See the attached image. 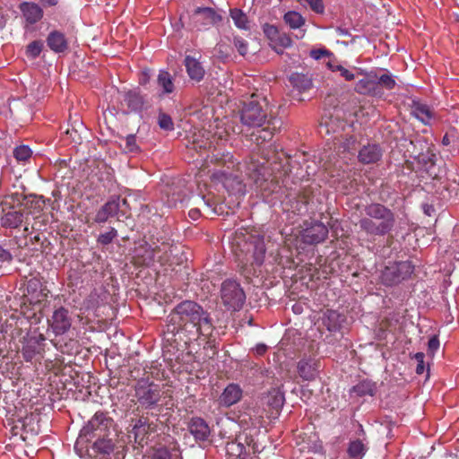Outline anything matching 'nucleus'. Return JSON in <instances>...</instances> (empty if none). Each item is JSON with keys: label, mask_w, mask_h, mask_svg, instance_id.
Masks as SVG:
<instances>
[{"label": "nucleus", "mask_w": 459, "mask_h": 459, "mask_svg": "<svg viewBox=\"0 0 459 459\" xmlns=\"http://www.w3.org/2000/svg\"><path fill=\"white\" fill-rule=\"evenodd\" d=\"M146 101L144 97L137 90H130L124 93L123 101L121 106L126 107V109L123 110L124 114H142L146 108Z\"/></svg>", "instance_id": "15"}, {"label": "nucleus", "mask_w": 459, "mask_h": 459, "mask_svg": "<svg viewBox=\"0 0 459 459\" xmlns=\"http://www.w3.org/2000/svg\"><path fill=\"white\" fill-rule=\"evenodd\" d=\"M113 420L108 416V413L98 411L84 424L79 432V436L74 444V449H77L79 444L88 443L93 438L108 436V432L111 428Z\"/></svg>", "instance_id": "4"}, {"label": "nucleus", "mask_w": 459, "mask_h": 459, "mask_svg": "<svg viewBox=\"0 0 459 459\" xmlns=\"http://www.w3.org/2000/svg\"><path fill=\"white\" fill-rule=\"evenodd\" d=\"M377 389L376 382L369 379H363L352 386L351 393H354L359 397L366 395L374 396L377 393Z\"/></svg>", "instance_id": "29"}, {"label": "nucleus", "mask_w": 459, "mask_h": 459, "mask_svg": "<svg viewBox=\"0 0 459 459\" xmlns=\"http://www.w3.org/2000/svg\"><path fill=\"white\" fill-rule=\"evenodd\" d=\"M184 65L191 81L200 82L204 78L205 69L199 59L187 55L185 56Z\"/></svg>", "instance_id": "21"}, {"label": "nucleus", "mask_w": 459, "mask_h": 459, "mask_svg": "<svg viewBox=\"0 0 459 459\" xmlns=\"http://www.w3.org/2000/svg\"><path fill=\"white\" fill-rule=\"evenodd\" d=\"M411 115L425 126H430L435 118L432 108L420 100H413L411 105Z\"/></svg>", "instance_id": "18"}, {"label": "nucleus", "mask_w": 459, "mask_h": 459, "mask_svg": "<svg viewBox=\"0 0 459 459\" xmlns=\"http://www.w3.org/2000/svg\"><path fill=\"white\" fill-rule=\"evenodd\" d=\"M321 319L323 325L331 333L339 332L346 321L343 314L333 309L325 310Z\"/></svg>", "instance_id": "20"}, {"label": "nucleus", "mask_w": 459, "mask_h": 459, "mask_svg": "<svg viewBox=\"0 0 459 459\" xmlns=\"http://www.w3.org/2000/svg\"><path fill=\"white\" fill-rule=\"evenodd\" d=\"M310 56L315 60H319L322 57H329L333 56V53L326 49L325 48H317V49H312L310 51Z\"/></svg>", "instance_id": "54"}, {"label": "nucleus", "mask_w": 459, "mask_h": 459, "mask_svg": "<svg viewBox=\"0 0 459 459\" xmlns=\"http://www.w3.org/2000/svg\"><path fill=\"white\" fill-rule=\"evenodd\" d=\"M247 252V263L241 265V273L246 278L258 277L262 273V266L264 264L266 246L264 237L262 235H251L245 241Z\"/></svg>", "instance_id": "3"}, {"label": "nucleus", "mask_w": 459, "mask_h": 459, "mask_svg": "<svg viewBox=\"0 0 459 459\" xmlns=\"http://www.w3.org/2000/svg\"><path fill=\"white\" fill-rule=\"evenodd\" d=\"M273 43L275 44V47L279 46L281 48H288L292 46V39L286 33L281 34L279 32Z\"/></svg>", "instance_id": "50"}, {"label": "nucleus", "mask_w": 459, "mask_h": 459, "mask_svg": "<svg viewBox=\"0 0 459 459\" xmlns=\"http://www.w3.org/2000/svg\"><path fill=\"white\" fill-rule=\"evenodd\" d=\"M253 351H255V353L256 355L263 356L266 352V351H267V346L264 343H257L253 348Z\"/></svg>", "instance_id": "61"}, {"label": "nucleus", "mask_w": 459, "mask_h": 459, "mask_svg": "<svg viewBox=\"0 0 459 459\" xmlns=\"http://www.w3.org/2000/svg\"><path fill=\"white\" fill-rule=\"evenodd\" d=\"M439 348V339L437 335H433L428 342V353L431 356L435 354V352Z\"/></svg>", "instance_id": "58"}, {"label": "nucleus", "mask_w": 459, "mask_h": 459, "mask_svg": "<svg viewBox=\"0 0 459 459\" xmlns=\"http://www.w3.org/2000/svg\"><path fill=\"white\" fill-rule=\"evenodd\" d=\"M259 137L262 138L264 141H269L272 139L273 133L270 131L267 127L262 129L260 132Z\"/></svg>", "instance_id": "62"}, {"label": "nucleus", "mask_w": 459, "mask_h": 459, "mask_svg": "<svg viewBox=\"0 0 459 459\" xmlns=\"http://www.w3.org/2000/svg\"><path fill=\"white\" fill-rule=\"evenodd\" d=\"M309 6V8L318 14L325 13V4L323 0H304Z\"/></svg>", "instance_id": "52"}, {"label": "nucleus", "mask_w": 459, "mask_h": 459, "mask_svg": "<svg viewBox=\"0 0 459 459\" xmlns=\"http://www.w3.org/2000/svg\"><path fill=\"white\" fill-rule=\"evenodd\" d=\"M19 10L22 13V16L24 20L23 29L26 31L31 30V27L41 21L44 13L42 8L36 3L33 2H22L19 4Z\"/></svg>", "instance_id": "14"}, {"label": "nucleus", "mask_w": 459, "mask_h": 459, "mask_svg": "<svg viewBox=\"0 0 459 459\" xmlns=\"http://www.w3.org/2000/svg\"><path fill=\"white\" fill-rule=\"evenodd\" d=\"M188 214H189V217H190L192 220H195H195H197V219L200 217V215H201L200 211H199L198 209H196V208H195V209H191V210L189 211V213H188Z\"/></svg>", "instance_id": "64"}, {"label": "nucleus", "mask_w": 459, "mask_h": 459, "mask_svg": "<svg viewBox=\"0 0 459 459\" xmlns=\"http://www.w3.org/2000/svg\"><path fill=\"white\" fill-rule=\"evenodd\" d=\"M13 259V255L7 249H5L2 245H0V262L2 263H11Z\"/></svg>", "instance_id": "59"}, {"label": "nucleus", "mask_w": 459, "mask_h": 459, "mask_svg": "<svg viewBox=\"0 0 459 459\" xmlns=\"http://www.w3.org/2000/svg\"><path fill=\"white\" fill-rule=\"evenodd\" d=\"M188 430L195 441H206L211 435V429L201 417H193L187 425Z\"/></svg>", "instance_id": "17"}, {"label": "nucleus", "mask_w": 459, "mask_h": 459, "mask_svg": "<svg viewBox=\"0 0 459 459\" xmlns=\"http://www.w3.org/2000/svg\"><path fill=\"white\" fill-rule=\"evenodd\" d=\"M134 258L142 265L151 266L154 263L155 249L147 242L140 243L134 248Z\"/></svg>", "instance_id": "22"}, {"label": "nucleus", "mask_w": 459, "mask_h": 459, "mask_svg": "<svg viewBox=\"0 0 459 459\" xmlns=\"http://www.w3.org/2000/svg\"><path fill=\"white\" fill-rule=\"evenodd\" d=\"M379 85L386 90L391 91V90L394 89L396 82H395L394 77L393 75H391L389 74H384L380 75L379 77L377 76V90L378 89Z\"/></svg>", "instance_id": "43"}, {"label": "nucleus", "mask_w": 459, "mask_h": 459, "mask_svg": "<svg viewBox=\"0 0 459 459\" xmlns=\"http://www.w3.org/2000/svg\"><path fill=\"white\" fill-rule=\"evenodd\" d=\"M230 17L232 18L235 26L238 27V29H248V20L246 13H244L242 10L238 8L231 9Z\"/></svg>", "instance_id": "40"}, {"label": "nucleus", "mask_w": 459, "mask_h": 459, "mask_svg": "<svg viewBox=\"0 0 459 459\" xmlns=\"http://www.w3.org/2000/svg\"><path fill=\"white\" fill-rule=\"evenodd\" d=\"M115 442L107 436L99 437L92 445L95 459H111L110 455L115 449Z\"/></svg>", "instance_id": "19"}, {"label": "nucleus", "mask_w": 459, "mask_h": 459, "mask_svg": "<svg viewBox=\"0 0 459 459\" xmlns=\"http://www.w3.org/2000/svg\"><path fill=\"white\" fill-rule=\"evenodd\" d=\"M187 324L195 327L204 336H210L213 331L210 314L197 302L183 300L167 316L164 334L170 335L173 339Z\"/></svg>", "instance_id": "1"}, {"label": "nucleus", "mask_w": 459, "mask_h": 459, "mask_svg": "<svg viewBox=\"0 0 459 459\" xmlns=\"http://www.w3.org/2000/svg\"><path fill=\"white\" fill-rule=\"evenodd\" d=\"M195 16H202L204 24L214 25L221 22L222 17L212 7H197L194 11Z\"/></svg>", "instance_id": "31"}, {"label": "nucleus", "mask_w": 459, "mask_h": 459, "mask_svg": "<svg viewBox=\"0 0 459 459\" xmlns=\"http://www.w3.org/2000/svg\"><path fill=\"white\" fill-rule=\"evenodd\" d=\"M298 372L305 380H314L318 373L317 368L308 360L302 359L298 364Z\"/></svg>", "instance_id": "35"}, {"label": "nucleus", "mask_w": 459, "mask_h": 459, "mask_svg": "<svg viewBox=\"0 0 459 459\" xmlns=\"http://www.w3.org/2000/svg\"><path fill=\"white\" fill-rule=\"evenodd\" d=\"M31 154L32 151L28 145H20L13 150V157L19 161L28 160Z\"/></svg>", "instance_id": "44"}, {"label": "nucleus", "mask_w": 459, "mask_h": 459, "mask_svg": "<svg viewBox=\"0 0 459 459\" xmlns=\"http://www.w3.org/2000/svg\"><path fill=\"white\" fill-rule=\"evenodd\" d=\"M267 114L264 110L257 100L252 97L247 102H245L240 110V121L248 127H260L266 121Z\"/></svg>", "instance_id": "8"}, {"label": "nucleus", "mask_w": 459, "mask_h": 459, "mask_svg": "<svg viewBox=\"0 0 459 459\" xmlns=\"http://www.w3.org/2000/svg\"><path fill=\"white\" fill-rule=\"evenodd\" d=\"M48 323L55 335L58 336L66 333L70 330L73 319L67 308L59 307L53 311Z\"/></svg>", "instance_id": "13"}, {"label": "nucleus", "mask_w": 459, "mask_h": 459, "mask_svg": "<svg viewBox=\"0 0 459 459\" xmlns=\"http://www.w3.org/2000/svg\"><path fill=\"white\" fill-rule=\"evenodd\" d=\"M414 265L410 261L388 263L379 273V281L385 287L397 286L413 273Z\"/></svg>", "instance_id": "5"}, {"label": "nucleus", "mask_w": 459, "mask_h": 459, "mask_svg": "<svg viewBox=\"0 0 459 459\" xmlns=\"http://www.w3.org/2000/svg\"><path fill=\"white\" fill-rule=\"evenodd\" d=\"M211 179L215 183H221L230 194H245V186L239 177L226 169H214Z\"/></svg>", "instance_id": "11"}, {"label": "nucleus", "mask_w": 459, "mask_h": 459, "mask_svg": "<svg viewBox=\"0 0 459 459\" xmlns=\"http://www.w3.org/2000/svg\"><path fill=\"white\" fill-rule=\"evenodd\" d=\"M284 393L278 388H273L268 393L267 404L276 411H280L284 404Z\"/></svg>", "instance_id": "38"}, {"label": "nucleus", "mask_w": 459, "mask_h": 459, "mask_svg": "<svg viewBox=\"0 0 459 459\" xmlns=\"http://www.w3.org/2000/svg\"><path fill=\"white\" fill-rule=\"evenodd\" d=\"M221 299L229 310L238 311L246 302V294L238 281L227 279L221 286Z\"/></svg>", "instance_id": "7"}, {"label": "nucleus", "mask_w": 459, "mask_h": 459, "mask_svg": "<svg viewBox=\"0 0 459 459\" xmlns=\"http://www.w3.org/2000/svg\"><path fill=\"white\" fill-rule=\"evenodd\" d=\"M301 231V239L307 245H316L324 242L329 234L328 228L319 221H306Z\"/></svg>", "instance_id": "12"}, {"label": "nucleus", "mask_w": 459, "mask_h": 459, "mask_svg": "<svg viewBox=\"0 0 459 459\" xmlns=\"http://www.w3.org/2000/svg\"><path fill=\"white\" fill-rule=\"evenodd\" d=\"M106 299V291L94 289L83 301V306L87 310H93L99 307Z\"/></svg>", "instance_id": "33"}, {"label": "nucleus", "mask_w": 459, "mask_h": 459, "mask_svg": "<svg viewBox=\"0 0 459 459\" xmlns=\"http://www.w3.org/2000/svg\"><path fill=\"white\" fill-rule=\"evenodd\" d=\"M358 147V142L355 136L346 135L339 141L335 147L339 153L355 154Z\"/></svg>", "instance_id": "36"}, {"label": "nucleus", "mask_w": 459, "mask_h": 459, "mask_svg": "<svg viewBox=\"0 0 459 459\" xmlns=\"http://www.w3.org/2000/svg\"><path fill=\"white\" fill-rule=\"evenodd\" d=\"M156 83L160 97L169 95L175 91L173 76L167 70L161 69L159 71Z\"/></svg>", "instance_id": "27"}, {"label": "nucleus", "mask_w": 459, "mask_h": 459, "mask_svg": "<svg viewBox=\"0 0 459 459\" xmlns=\"http://www.w3.org/2000/svg\"><path fill=\"white\" fill-rule=\"evenodd\" d=\"M263 31L265 37L273 43L280 32L277 26L269 23H265L263 26Z\"/></svg>", "instance_id": "49"}, {"label": "nucleus", "mask_w": 459, "mask_h": 459, "mask_svg": "<svg viewBox=\"0 0 459 459\" xmlns=\"http://www.w3.org/2000/svg\"><path fill=\"white\" fill-rule=\"evenodd\" d=\"M245 442L248 446L252 448L254 454H260L264 448L263 446L259 445L258 442L255 441L252 436H247L245 438Z\"/></svg>", "instance_id": "57"}, {"label": "nucleus", "mask_w": 459, "mask_h": 459, "mask_svg": "<svg viewBox=\"0 0 459 459\" xmlns=\"http://www.w3.org/2000/svg\"><path fill=\"white\" fill-rule=\"evenodd\" d=\"M247 176L254 182L256 187H262L263 183L267 180V168L264 163L250 162L246 169Z\"/></svg>", "instance_id": "23"}, {"label": "nucleus", "mask_w": 459, "mask_h": 459, "mask_svg": "<svg viewBox=\"0 0 459 459\" xmlns=\"http://www.w3.org/2000/svg\"><path fill=\"white\" fill-rule=\"evenodd\" d=\"M42 284L40 281L37 278H32L28 281L27 283V290L29 293H36L41 290Z\"/></svg>", "instance_id": "56"}, {"label": "nucleus", "mask_w": 459, "mask_h": 459, "mask_svg": "<svg viewBox=\"0 0 459 459\" xmlns=\"http://www.w3.org/2000/svg\"><path fill=\"white\" fill-rule=\"evenodd\" d=\"M176 456V451L172 453L167 446H160L153 449L151 459H175Z\"/></svg>", "instance_id": "42"}, {"label": "nucleus", "mask_w": 459, "mask_h": 459, "mask_svg": "<svg viewBox=\"0 0 459 459\" xmlns=\"http://www.w3.org/2000/svg\"><path fill=\"white\" fill-rule=\"evenodd\" d=\"M149 429L150 424L148 423V420L144 418L138 419L132 429L135 442H137L139 445H142L144 441L145 436L149 432Z\"/></svg>", "instance_id": "34"}, {"label": "nucleus", "mask_w": 459, "mask_h": 459, "mask_svg": "<svg viewBox=\"0 0 459 459\" xmlns=\"http://www.w3.org/2000/svg\"><path fill=\"white\" fill-rule=\"evenodd\" d=\"M24 214L21 211H10L1 217V225L7 229H16L23 221Z\"/></svg>", "instance_id": "30"}, {"label": "nucleus", "mask_w": 459, "mask_h": 459, "mask_svg": "<svg viewBox=\"0 0 459 459\" xmlns=\"http://www.w3.org/2000/svg\"><path fill=\"white\" fill-rule=\"evenodd\" d=\"M417 161L422 166V169H428L435 164V154L430 152L420 153L417 156Z\"/></svg>", "instance_id": "47"}, {"label": "nucleus", "mask_w": 459, "mask_h": 459, "mask_svg": "<svg viewBox=\"0 0 459 459\" xmlns=\"http://www.w3.org/2000/svg\"><path fill=\"white\" fill-rule=\"evenodd\" d=\"M65 135L71 140L72 143L79 144L82 142V137L77 129L74 127H67L65 131Z\"/></svg>", "instance_id": "55"}, {"label": "nucleus", "mask_w": 459, "mask_h": 459, "mask_svg": "<svg viewBox=\"0 0 459 459\" xmlns=\"http://www.w3.org/2000/svg\"><path fill=\"white\" fill-rule=\"evenodd\" d=\"M121 203L123 205H127L126 199H122L118 195L111 196L96 212L94 221L98 224L105 223L109 218L117 217L126 218V212L121 209Z\"/></svg>", "instance_id": "9"}, {"label": "nucleus", "mask_w": 459, "mask_h": 459, "mask_svg": "<svg viewBox=\"0 0 459 459\" xmlns=\"http://www.w3.org/2000/svg\"><path fill=\"white\" fill-rule=\"evenodd\" d=\"M289 81L293 89L299 93L311 89L313 84L312 78L308 74L298 72L292 73L289 77Z\"/></svg>", "instance_id": "28"}, {"label": "nucleus", "mask_w": 459, "mask_h": 459, "mask_svg": "<svg viewBox=\"0 0 459 459\" xmlns=\"http://www.w3.org/2000/svg\"><path fill=\"white\" fill-rule=\"evenodd\" d=\"M335 31L338 36L341 37H349L351 36V33L348 29L342 28V27H336Z\"/></svg>", "instance_id": "63"}, {"label": "nucleus", "mask_w": 459, "mask_h": 459, "mask_svg": "<svg viewBox=\"0 0 459 459\" xmlns=\"http://www.w3.org/2000/svg\"><path fill=\"white\" fill-rule=\"evenodd\" d=\"M117 237V230L115 228L110 227L108 231L99 235L97 242L101 246H108L112 243Z\"/></svg>", "instance_id": "45"}, {"label": "nucleus", "mask_w": 459, "mask_h": 459, "mask_svg": "<svg viewBox=\"0 0 459 459\" xmlns=\"http://www.w3.org/2000/svg\"><path fill=\"white\" fill-rule=\"evenodd\" d=\"M46 42L49 49L56 54L64 53L68 49V40L65 35L56 30L48 33Z\"/></svg>", "instance_id": "25"}, {"label": "nucleus", "mask_w": 459, "mask_h": 459, "mask_svg": "<svg viewBox=\"0 0 459 459\" xmlns=\"http://www.w3.org/2000/svg\"><path fill=\"white\" fill-rule=\"evenodd\" d=\"M243 396V390L238 384L230 383L222 391L218 398L221 407L230 408L238 403Z\"/></svg>", "instance_id": "16"}, {"label": "nucleus", "mask_w": 459, "mask_h": 459, "mask_svg": "<svg viewBox=\"0 0 459 459\" xmlns=\"http://www.w3.org/2000/svg\"><path fill=\"white\" fill-rule=\"evenodd\" d=\"M383 152L378 144H368L363 146L358 153V160L362 164H372L381 160Z\"/></svg>", "instance_id": "24"}, {"label": "nucleus", "mask_w": 459, "mask_h": 459, "mask_svg": "<svg viewBox=\"0 0 459 459\" xmlns=\"http://www.w3.org/2000/svg\"><path fill=\"white\" fill-rule=\"evenodd\" d=\"M283 21L291 30L300 29L306 22L305 18L297 11L285 13Z\"/></svg>", "instance_id": "37"}, {"label": "nucleus", "mask_w": 459, "mask_h": 459, "mask_svg": "<svg viewBox=\"0 0 459 459\" xmlns=\"http://www.w3.org/2000/svg\"><path fill=\"white\" fill-rule=\"evenodd\" d=\"M368 450V446L362 440L354 439L349 442L347 454L351 459H363Z\"/></svg>", "instance_id": "32"}, {"label": "nucleus", "mask_w": 459, "mask_h": 459, "mask_svg": "<svg viewBox=\"0 0 459 459\" xmlns=\"http://www.w3.org/2000/svg\"><path fill=\"white\" fill-rule=\"evenodd\" d=\"M134 396L143 408L152 410L160 403L161 390L158 384L149 378H141L134 385Z\"/></svg>", "instance_id": "6"}, {"label": "nucleus", "mask_w": 459, "mask_h": 459, "mask_svg": "<svg viewBox=\"0 0 459 459\" xmlns=\"http://www.w3.org/2000/svg\"><path fill=\"white\" fill-rule=\"evenodd\" d=\"M233 43L239 55L245 56L247 53L248 44L247 40L241 37H234Z\"/></svg>", "instance_id": "51"}, {"label": "nucleus", "mask_w": 459, "mask_h": 459, "mask_svg": "<svg viewBox=\"0 0 459 459\" xmlns=\"http://www.w3.org/2000/svg\"><path fill=\"white\" fill-rule=\"evenodd\" d=\"M125 152L127 153H136L140 152V147L136 143V135L134 134H130L126 137V144L124 147Z\"/></svg>", "instance_id": "48"}, {"label": "nucleus", "mask_w": 459, "mask_h": 459, "mask_svg": "<svg viewBox=\"0 0 459 459\" xmlns=\"http://www.w3.org/2000/svg\"><path fill=\"white\" fill-rule=\"evenodd\" d=\"M152 77V71L150 69H144L141 73V76L139 79V83L141 85H146Z\"/></svg>", "instance_id": "60"}, {"label": "nucleus", "mask_w": 459, "mask_h": 459, "mask_svg": "<svg viewBox=\"0 0 459 459\" xmlns=\"http://www.w3.org/2000/svg\"><path fill=\"white\" fill-rule=\"evenodd\" d=\"M329 69L332 72H339L340 75L347 82H351L356 78L355 71H359V74H363L362 70L352 66L351 69H347L341 65L328 64Z\"/></svg>", "instance_id": "39"}, {"label": "nucleus", "mask_w": 459, "mask_h": 459, "mask_svg": "<svg viewBox=\"0 0 459 459\" xmlns=\"http://www.w3.org/2000/svg\"><path fill=\"white\" fill-rule=\"evenodd\" d=\"M46 338L42 333L27 334L22 341V355L26 362H31L44 352Z\"/></svg>", "instance_id": "10"}, {"label": "nucleus", "mask_w": 459, "mask_h": 459, "mask_svg": "<svg viewBox=\"0 0 459 459\" xmlns=\"http://www.w3.org/2000/svg\"><path fill=\"white\" fill-rule=\"evenodd\" d=\"M43 47L44 44L42 40H33L26 47V56L31 60L36 59L42 52Z\"/></svg>", "instance_id": "41"}, {"label": "nucleus", "mask_w": 459, "mask_h": 459, "mask_svg": "<svg viewBox=\"0 0 459 459\" xmlns=\"http://www.w3.org/2000/svg\"><path fill=\"white\" fill-rule=\"evenodd\" d=\"M413 359L417 362V366H416V369H415L416 374L417 375L423 374L425 371V362H424L425 354L423 352H416L413 355Z\"/></svg>", "instance_id": "53"}, {"label": "nucleus", "mask_w": 459, "mask_h": 459, "mask_svg": "<svg viewBox=\"0 0 459 459\" xmlns=\"http://www.w3.org/2000/svg\"><path fill=\"white\" fill-rule=\"evenodd\" d=\"M364 216L358 222L359 230L370 239L387 236L396 224L394 212L379 203H370L363 208Z\"/></svg>", "instance_id": "2"}, {"label": "nucleus", "mask_w": 459, "mask_h": 459, "mask_svg": "<svg viewBox=\"0 0 459 459\" xmlns=\"http://www.w3.org/2000/svg\"><path fill=\"white\" fill-rule=\"evenodd\" d=\"M158 125L165 131H173L174 123L171 117L164 112H160L158 116Z\"/></svg>", "instance_id": "46"}, {"label": "nucleus", "mask_w": 459, "mask_h": 459, "mask_svg": "<svg viewBox=\"0 0 459 459\" xmlns=\"http://www.w3.org/2000/svg\"><path fill=\"white\" fill-rule=\"evenodd\" d=\"M377 79L376 73H369L363 79L359 80L354 87V90L359 94L363 95H376L377 94Z\"/></svg>", "instance_id": "26"}]
</instances>
